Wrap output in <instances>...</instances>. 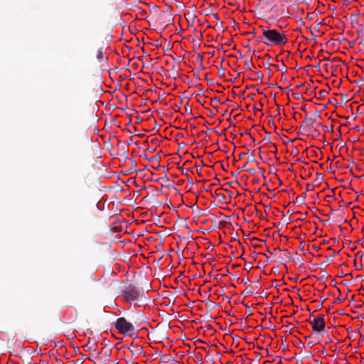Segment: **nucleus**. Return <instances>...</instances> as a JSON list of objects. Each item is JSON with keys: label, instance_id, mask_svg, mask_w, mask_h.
<instances>
[{"label": "nucleus", "instance_id": "f257e3e1", "mask_svg": "<svg viewBox=\"0 0 364 364\" xmlns=\"http://www.w3.org/2000/svg\"><path fill=\"white\" fill-rule=\"evenodd\" d=\"M262 36L269 43L275 46H284L288 40L284 31L277 29H262Z\"/></svg>", "mask_w": 364, "mask_h": 364}, {"label": "nucleus", "instance_id": "f03ea898", "mask_svg": "<svg viewBox=\"0 0 364 364\" xmlns=\"http://www.w3.org/2000/svg\"><path fill=\"white\" fill-rule=\"evenodd\" d=\"M114 328L118 333L123 335L132 334L134 331V325L124 317H120L116 320Z\"/></svg>", "mask_w": 364, "mask_h": 364}, {"label": "nucleus", "instance_id": "7ed1b4c3", "mask_svg": "<svg viewBox=\"0 0 364 364\" xmlns=\"http://www.w3.org/2000/svg\"><path fill=\"white\" fill-rule=\"evenodd\" d=\"M310 323L311 325V328L313 331L314 332H321L325 329L326 327V321H325V315L318 314L316 317H314L312 320H311Z\"/></svg>", "mask_w": 364, "mask_h": 364}, {"label": "nucleus", "instance_id": "20e7f679", "mask_svg": "<svg viewBox=\"0 0 364 364\" xmlns=\"http://www.w3.org/2000/svg\"><path fill=\"white\" fill-rule=\"evenodd\" d=\"M124 297L126 298V299L129 300V301H134L139 296L138 292L136 291H135L134 289H132L126 290L124 291Z\"/></svg>", "mask_w": 364, "mask_h": 364}]
</instances>
